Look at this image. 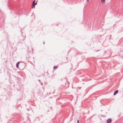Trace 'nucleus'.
<instances>
[{
  "mask_svg": "<svg viewBox=\"0 0 123 123\" xmlns=\"http://www.w3.org/2000/svg\"><path fill=\"white\" fill-rule=\"evenodd\" d=\"M112 121V120L111 118H109L107 119L106 121L107 123H111Z\"/></svg>",
  "mask_w": 123,
  "mask_h": 123,
  "instance_id": "nucleus-1",
  "label": "nucleus"
},
{
  "mask_svg": "<svg viewBox=\"0 0 123 123\" xmlns=\"http://www.w3.org/2000/svg\"><path fill=\"white\" fill-rule=\"evenodd\" d=\"M118 91L117 90H116L114 92V93L113 94L114 95H115L117 93H118Z\"/></svg>",
  "mask_w": 123,
  "mask_h": 123,
  "instance_id": "nucleus-2",
  "label": "nucleus"
},
{
  "mask_svg": "<svg viewBox=\"0 0 123 123\" xmlns=\"http://www.w3.org/2000/svg\"><path fill=\"white\" fill-rule=\"evenodd\" d=\"M105 0H101V1L102 3H104Z\"/></svg>",
  "mask_w": 123,
  "mask_h": 123,
  "instance_id": "nucleus-3",
  "label": "nucleus"
},
{
  "mask_svg": "<svg viewBox=\"0 0 123 123\" xmlns=\"http://www.w3.org/2000/svg\"><path fill=\"white\" fill-rule=\"evenodd\" d=\"M19 63V62H18L16 64V67L17 68L18 67V64Z\"/></svg>",
  "mask_w": 123,
  "mask_h": 123,
  "instance_id": "nucleus-4",
  "label": "nucleus"
},
{
  "mask_svg": "<svg viewBox=\"0 0 123 123\" xmlns=\"http://www.w3.org/2000/svg\"><path fill=\"white\" fill-rule=\"evenodd\" d=\"M57 66H55L54 67V69H55L57 68Z\"/></svg>",
  "mask_w": 123,
  "mask_h": 123,
  "instance_id": "nucleus-5",
  "label": "nucleus"
},
{
  "mask_svg": "<svg viewBox=\"0 0 123 123\" xmlns=\"http://www.w3.org/2000/svg\"><path fill=\"white\" fill-rule=\"evenodd\" d=\"M34 6H35L34 4H32V6H31L32 8H33V7H34Z\"/></svg>",
  "mask_w": 123,
  "mask_h": 123,
  "instance_id": "nucleus-6",
  "label": "nucleus"
},
{
  "mask_svg": "<svg viewBox=\"0 0 123 123\" xmlns=\"http://www.w3.org/2000/svg\"><path fill=\"white\" fill-rule=\"evenodd\" d=\"M35 0H34L33 2L32 3V4H35Z\"/></svg>",
  "mask_w": 123,
  "mask_h": 123,
  "instance_id": "nucleus-7",
  "label": "nucleus"
},
{
  "mask_svg": "<svg viewBox=\"0 0 123 123\" xmlns=\"http://www.w3.org/2000/svg\"><path fill=\"white\" fill-rule=\"evenodd\" d=\"M90 0H87L86 1L87 2H88Z\"/></svg>",
  "mask_w": 123,
  "mask_h": 123,
  "instance_id": "nucleus-8",
  "label": "nucleus"
},
{
  "mask_svg": "<svg viewBox=\"0 0 123 123\" xmlns=\"http://www.w3.org/2000/svg\"><path fill=\"white\" fill-rule=\"evenodd\" d=\"M77 123H79V120H77Z\"/></svg>",
  "mask_w": 123,
  "mask_h": 123,
  "instance_id": "nucleus-9",
  "label": "nucleus"
},
{
  "mask_svg": "<svg viewBox=\"0 0 123 123\" xmlns=\"http://www.w3.org/2000/svg\"><path fill=\"white\" fill-rule=\"evenodd\" d=\"M37 4V3H35L34 5H36Z\"/></svg>",
  "mask_w": 123,
  "mask_h": 123,
  "instance_id": "nucleus-10",
  "label": "nucleus"
}]
</instances>
